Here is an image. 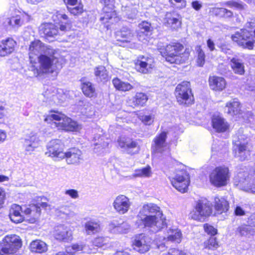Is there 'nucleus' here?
<instances>
[{
  "label": "nucleus",
  "instance_id": "nucleus-1",
  "mask_svg": "<svg viewBox=\"0 0 255 255\" xmlns=\"http://www.w3.org/2000/svg\"><path fill=\"white\" fill-rule=\"evenodd\" d=\"M56 55L55 50L48 48L44 54L39 55V64L32 65L31 67L34 75L37 77L43 74H57L63 67V60L61 57H58Z\"/></svg>",
  "mask_w": 255,
  "mask_h": 255
},
{
  "label": "nucleus",
  "instance_id": "nucleus-2",
  "mask_svg": "<svg viewBox=\"0 0 255 255\" xmlns=\"http://www.w3.org/2000/svg\"><path fill=\"white\" fill-rule=\"evenodd\" d=\"M44 121L57 127L58 129L76 131L80 128L76 122L57 111H51L46 116Z\"/></svg>",
  "mask_w": 255,
  "mask_h": 255
},
{
  "label": "nucleus",
  "instance_id": "nucleus-3",
  "mask_svg": "<svg viewBox=\"0 0 255 255\" xmlns=\"http://www.w3.org/2000/svg\"><path fill=\"white\" fill-rule=\"evenodd\" d=\"M183 49V46L178 43H172L158 48L160 54L165 57L167 62L176 64L182 63L186 59L181 55Z\"/></svg>",
  "mask_w": 255,
  "mask_h": 255
},
{
  "label": "nucleus",
  "instance_id": "nucleus-4",
  "mask_svg": "<svg viewBox=\"0 0 255 255\" xmlns=\"http://www.w3.org/2000/svg\"><path fill=\"white\" fill-rule=\"evenodd\" d=\"M212 212L211 204L206 199H202L196 202L189 217L194 220L203 222L211 215Z\"/></svg>",
  "mask_w": 255,
  "mask_h": 255
},
{
  "label": "nucleus",
  "instance_id": "nucleus-5",
  "mask_svg": "<svg viewBox=\"0 0 255 255\" xmlns=\"http://www.w3.org/2000/svg\"><path fill=\"white\" fill-rule=\"evenodd\" d=\"M145 227L153 233H156L166 226V218L162 212H157V214L143 217L139 218Z\"/></svg>",
  "mask_w": 255,
  "mask_h": 255
},
{
  "label": "nucleus",
  "instance_id": "nucleus-6",
  "mask_svg": "<svg viewBox=\"0 0 255 255\" xmlns=\"http://www.w3.org/2000/svg\"><path fill=\"white\" fill-rule=\"evenodd\" d=\"M19 237L15 235L6 236L0 242V255L12 254L21 247Z\"/></svg>",
  "mask_w": 255,
  "mask_h": 255
},
{
  "label": "nucleus",
  "instance_id": "nucleus-7",
  "mask_svg": "<svg viewBox=\"0 0 255 255\" xmlns=\"http://www.w3.org/2000/svg\"><path fill=\"white\" fill-rule=\"evenodd\" d=\"M234 184L247 192L255 193V178H250L247 171H240L235 176Z\"/></svg>",
  "mask_w": 255,
  "mask_h": 255
},
{
  "label": "nucleus",
  "instance_id": "nucleus-8",
  "mask_svg": "<svg viewBox=\"0 0 255 255\" xmlns=\"http://www.w3.org/2000/svg\"><path fill=\"white\" fill-rule=\"evenodd\" d=\"M230 177L229 168L225 166L216 167L209 175L211 183L216 187H222L226 185Z\"/></svg>",
  "mask_w": 255,
  "mask_h": 255
},
{
  "label": "nucleus",
  "instance_id": "nucleus-9",
  "mask_svg": "<svg viewBox=\"0 0 255 255\" xmlns=\"http://www.w3.org/2000/svg\"><path fill=\"white\" fill-rule=\"evenodd\" d=\"M175 95L180 104L190 105L193 103V97L189 82L184 81L176 87Z\"/></svg>",
  "mask_w": 255,
  "mask_h": 255
},
{
  "label": "nucleus",
  "instance_id": "nucleus-10",
  "mask_svg": "<svg viewBox=\"0 0 255 255\" xmlns=\"http://www.w3.org/2000/svg\"><path fill=\"white\" fill-rule=\"evenodd\" d=\"M232 40L245 49L252 50L254 48V42L251 40L252 34L247 29H241L231 36Z\"/></svg>",
  "mask_w": 255,
  "mask_h": 255
},
{
  "label": "nucleus",
  "instance_id": "nucleus-11",
  "mask_svg": "<svg viewBox=\"0 0 255 255\" xmlns=\"http://www.w3.org/2000/svg\"><path fill=\"white\" fill-rule=\"evenodd\" d=\"M63 145L61 141L58 139H54L48 143L45 154L55 160H60L63 159Z\"/></svg>",
  "mask_w": 255,
  "mask_h": 255
},
{
  "label": "nucleus",
  "instance_id": "nucleus-12",
  "mask_svg": "<svg viewBox=\"0 0 255 255\" xmlns=\"http://www.w3.org/2000/svg\"><path fill=\"white\" fill-rule=\"evenodd\" d=\"M102 3L105 5L103 8L104 16L101 17V21L104 23L110 22L113 23L117 22L119 18L117 16V13L114 9V2L115 0H100Z\"/></svg>",
  "mask_w": 255,
  "mask_h": 255
},
{
  "label": "nucleus",
  "instance_id": "nucleus-13",
  "mask_svg": "<svg viewBox=\"0 0 255 255\" xmlns=\"http://www.w3.org/2000/svg\"><path fill=\"white\" fill-rule=\"evenodd\" d=\"M171 182L173 186L181 193L187 191L189 184L188 175L185 171H180L175 176L172 178Z\"/></svg>",
  "mask_w": 255,
  "mask_h": 255
},
{
  "label": "nucleus",
  "instance_id": "nucleus-14",
  "mask_svg": "<svg viewBox=\"0 0 255 255\" xmlns=\"http://www.w3.org/2000/svg\"><path fill=\"white\" fill-rule=\"evenodd\" d=\"M53 235L56 240L69 243L73 240V232L69 226L60 224L55 227Z\"/></svg>",
  "mask_w": 255,
  "mask_h": 255
},
{
  "label": "nucleus",
  "instance_id": "nucleus-15",
  "mask_svg": "<svg viewBox=\"0 0 255 255\" xmlns=\"http://www.w3.org/2000/svg\"><path fill=\"white\" fill-rule=\"evenodd\" d=\"M118 143L120 148L128 154H133L138 151L137 142L129 138L120 137L118 139Z\"/></svg>",
  "mask_w": 255,
  "mask_h": 255
},
{
  "label": "nucleus",
  "instance_id": "nucleus-16",
  "mask_svg": "<svg viewBox=\"0 0 255 255\" xmlns=\"http://www.w3.org/2000/svg\"><path fill=\"white\" fill-rule=\"evenodd\" d=\"M151 241V239L145 234H139L135 238L134 249L140 253H145L149 250Z\"/></svg>",
  "mask_w": 255,
  "mask_h": 255
},
{
  "label": "nucleus",
  "instance_id": "nucleus-17",
  "mask_svg": "<svg viewBox=\"0 0 255 255\" xmlns=\"http://www.w3.org/2000/svg\"><path fill=\"white\" fill-rule=\"evenodd\" d=\"M130 205L129 199L123 195L117 196L113 203L114 209L119 214H124L127 213Z\"/></svg>",
  "mask_w": 255,
  "mask_h": 255
},
{
  "label": "nucleus",
  "instance_id": "nucleus-18",
  "mask_svg": "<svg viewBox=\"0 0 255 255\" xmlns=\"http://www.w3.org/2000/svg\"><path fill=\"white\" fill-rule=\"evenodd\" d=\"M63 159L68 164L78 165L83 160L82 152L76 148L69 149L64 152Z\"/></svg>",
  "mask_w": 255,
  "mask_h": 255
},
{
  "label": "nucleus",
  "instance_id": "nucleus-19",
  "mask_svg": "<svg viewBox=\"0 0 255 255\" xmlns=\"http://www.w3.org/2000/svg\"><path fill=\"white\" fill-rule=\"evenodd\" d=\"M167 132L162 131L157 135L153 139L152 149L154 153H161L167 148V143L166 141Z\"/></svg>",
  "mask_w": 255,
  "mask_h": 255
},
{
  "label": "nucleus",
  "instance_id": "nucleus-20",
  "mask_svg": "<svg viewBox=\"0 0 255 255\" xmlns=\"http://www.w3.org/2000/svg\"><path fill=\"white\" fill-rule=\"evenodd\" d=\"M164 24L173 29H176L181 24V16L175 11L167 12L164 18Z\"/></svg>",
  "mask_w": 255,
  "mask_h": 255
},
{
  "label": "nucleus",
  "instance_id": "nucleus-21",
  "mask_svg": "<svg viewBox=\"0 0 255 255\" xmlns=\"http://www.w3.org/2000/svg\"><path fill=\"white\" fill-rule=\"evenodd\" d=\"M135 67L139 72L144 74L147 73L154 67L153 59L144 56L139 58L135 63Z\"/></svg>",
  "mask_w": 255,
  "mask_h": 255
},
{
  "label": "nucleus",
  "instance_id": "nucleus-22",
  "mask_svg": "<svg viewBox=\"0 0 255 255\" xmlns=\"http://www.w3.org/2000/svg\"><path fill=\"white\" fill-rule=\"evenodd\" d=\"M130 229V225L127 222L120 223L118 220L112 221L108 225L110 233L114 234H127Z\"/></svg>",
  "mask_w": 255,
  "mask_h": 255
},
{
  "label": "nucleus",
  "instance_id": "nucleus-23",
  "mask_svg": "<svg viewBox=\"0 0 255 255\" xmlns=\"http://www.w3.org/2000/svg\"><path fill=\"white\" fill-rule=\"evenodd\" d=\"M39 33L41 36L51 41V38L55 37L58 33L57 27L52 23H44L39 27Z\"/></svg>",
  "mask_w": 255,
  "mask_h": 255
},
{
  "label": "nucleus",
  "instance_id": "nucleus-24",
  "mask_svg": "<svg viewBox=\"0 0 255 255\" xmlns=\"http://www.w3.org/2000/svg\"><path fill=\"white\" fill-rule=\"evenodd\" d=\"M48 48L40 40H37L32 42L29 47V55L31 62H32L35 56L44 54V52Z\"/></svg>",
  "mask_w": 255,
  "mask_h": 255
},
{
  "label": "nucleus",
  "instance_id": "nucleus-25",
  "mask_svg": "<svg viewBox=\"0 0 255 255\" xmlns=\"http://www.w3.org/2000/svg\"><path fill=\"white\" fill-rule=\"evenodd\" d=\"M24 209L17 204H13L11 206L9 212V217L11 221L15 223L22 222L24 220L23 213Z\"/></svg>",
  "mask_w": 255,
  "mask_h": 255
},
{
  "label": "nucleus",
  "instance_id": "nucleus-26",
  "mask_svg": "<svg viewBox=\"0 0 255 255\" xmlns=\"http://www.w3.org/2000/svg\"><path fill=\"white\" fill-rule=\"evenodd\" d=\"M23 213L27 216V220L31 223H34L36 219L40 216L41 209L38 204H33L29 206L28 207H24Z\"/></svg>",
  "mask_w": 255,
  "mask_h": 255
},
{
  "label": "nucleus",
  "instance_id": "nucleus-27",
  "mask_svg": "<svg viewBox=\"0 0 255 255\" xmlns=\"http://www.w3.org/2000/svg\"><path fill=\"white\" fill-rule=\"evenodd\" d=\"M39 141L38 137L36 133H31L24 140L23 147L26 154H30L37 147Z\"/></svg>",
  "mask_w": 255,
  "mask_h": 255
},
{
  "label": "nucleus",
  "instance_id": "nucleus-28",
  "mask_svg": "<svg viewBox=\"0 0 255 255\" xmlns=\"http://www.w3.org/2000/svg\"><path fill=\"white\" fill-rule=\"evenodd\" d=\"M235 141L236 142V146H234L235 156L241 161L247 159L250 155V150L247 145L242 144L241 146V142L236 139Z\"/></svg>",
  "mask_w": 255,
  "mask_h": 255
},
{
  "label": "nucleus",
  "instance_id": "nucleus-29",
  "mask_svg": "<svg viewBox=\"0 0 255 255\" xmlns=\"http://www.w3.org/2000/svg\"><path fill=\"white\" fill-rule=\"evenodd\" d=\"M138 28L139 31L137 33L138 40L143 43H146L147 41V34L152 30L151 24L147 21H143L138 24Z\"/></svg>",
  "mask_w": 255,
  "mask_h": 255
},
{
  "label": "nucleus",
  "instance_id": "nucleus-30",
  "mask_svg": "<svg viewBox=\"0 0 255 255\" xmlns=\"http://www.w3.org/2000/svg\"><path fill=\"white\" fill-rule=\"evenodd\" d=\"M157 212H162L158 206L153 203H148L142 206L138 213V217L139 219L143 217L157 214Z\"/></svg>",
  "mask_w": 255,
  "mask_h": 255
},
{
  "label": "nucleus",
  "instance_id": "nucleus-31",
  "mask_svg": "<svg viewBox=\"0 0 255 255\" xmlns=\"http://www.w3.org/2000/svg\"><path fill=\"white\" fill-rule=\"evenodd\" d=\"M16 42L11 38L3 40L0 44V56H5L14 50Z\"/></svg>",
  "mask_w": 255,
  "mask_h": 255
},
{
  "label": "nucleus",
  "instance_id": "nucleus-32",
  "mask_svg": "<svg viewBox=\"0 0 255 255\" xmlns=\"http://www.w3.org/2000/svg\"><path fill=\"white\" fill-rule=\"evenodd\" d=\"M213 128L218 132H224L229 128L228 124L219 115H214L212 119Z\"/></svg>",
  "mask_w": 255,
  "mask_h": 255
},
{
  "label": "nucleus",
  "instance_id": "nucleus-33",
  "mask_svg": "<svg viewBox=\"0 0 255 255\" xmlns=\"http://www.w3.org/2000/svg\"><path fill=\"white\" fill-rule=\"evenodd\" d=\"M226 112L231 116H239L242 114L241 106L238 99H234L226 104Z\"/></svg>",
  "mask_w": 255,
  "mask_h": 255
},
{
  "label": "nucleus",
  "instance_id": "nucleus-34",
  "mask_svg": "<svg viewBox=\"0 0 255 255\" xmlns=\"http://www.w3.org/2000/svg\"><path fill=\"white\" fill-rule=\"evenodd\" d=\"M209 83L211 89L215 91H222L226 85L224 78L218 76L210 77Z\"/></svg>",
  "mask_w": 255,
  "mask_h": 255
},
{
  "label": "nucleus",
  "instance_id": "nucleus-35",
  "mask_svg": "<svg viewBox=\"0 0 255 255\" xmlns=\"http://www.w3.org/2000/svg\"><path fill=\"white\" fill-rule=\"evenodd\" d=\"M230 65L235 74L240 75L244 74L245 66L242 59L237 57H233L231 59Z\"/></svg>",
  "mask_w": 255,
  "mask_h": 255
},
{
  "label": "nucleus",
  "instance_id": "nucleus-36",
  "mask_svg": "<svg viewBox=\"0 0 255 255\" xmlns=\"http://www.w3.org/2000/svg\"><path fill=\"white\" fill-rule=\"evenodd\" d=\"M214 208L219 214L227 212L229 209V203L222 197H216L214 198Z\"/></svg>",
  "mask_w": 255,
  "mask_h": 255
},
{
  "label": "nucleus",
  "instance_id": "nucleus-37",
  "mask_svg": "<svg viewBox=\"0 0 255 255\" xmlns=\"http://www.w3.org/2000/svg\"><path fill=\"white\" fill-rule=\"evenodd\" d=\"M237 234L246 239L252 238L255 233L254 229L249 225H242L237 229Z\"/></svg>",
  "mask_w": 255,
  "mask_h": 255
},
{
  "label": "nucleus",
  "instance_id": "nucleus-38",
  "mask_svg": "<svg viewBox=\"0 0 255 255\" xmlns=\"http://www.w3.org/2000/svg\"><path fill=\"white\" fill-rule=\"evenodd\" d=\"M55 16L59 21L60 27L59 29L61 31H66L70 28L71 23L70 20L69 19L68 16L60 12H57Z\"/></svg>",
  "mask_w": 255,
  "mask_h": 255
},
{
  "label": "nucleus",
  "instance_id": "nucleus-39",
  "mask_svg": "<svg viewBox=\"0 0 255 255\" xmlns=\"http://www.w3.org/2000/svg\"><path fill=\"white\" fill-rule=\"evenodd\" d=\"M30 249L32 252L42 253L47 251V246L45 242L37 240L31 243Z\"/></svg>",
  "mask_w": 255,
  "mask_h": 255
},
{
  "label": "nucleus",
  "instance_id": "nucleus-40",
  "mask_svg": "<svg viewBox=\"0 0 255 255\" xmlns=\"http://www.w3.org/2000/svg\"><path fill=\"white\" fill-rule=\"evenodd\" d=\"M85 229L87 234H94L100 231V224L99 222L96 221H89L85 223Z\"/></svg>",
  "mask_w": 255,
  "mask_h": 255
},
{
  "label": "nucleus",
  "instance_id": "nucleus-41",
  "mask_svg": "<svg viewBox=\"0 0 255 255\" xmlns=\"http://www.w3.org/2000/svg\"><path fill=\"white\" fill-rule=\"evenodd\" d=\"M113 84L116 89L123 92L128 91L133 89V86L130 84L117 78L113 80Z\"/></svg>",
  "mask_w": 255,
  "mask_h": 255
},
{
  "label": "nucleus",
  "instance_id": "nucleus-42",
  "mask_svg": "<svg viewBox=\"0 0 255 255\" xmlns=\"http://www.w3.org/2000/svg\"><path fill=\"white\" fill-rule=\"evenodd\" d=\"M71 250L74 251L73 254L76 252L83 251V252L87 254H95L98 252V250L96 248H91L88 246L84 245L83 244H75L72 245Z\"/></svg>",
  "mask_w": 255,
  "mask_h": 255
},
{
  "label": "nucleus",
  "instance_id": "nucleus-43",
  "mask_svg": "<svg viewBox=\"0 0 255 255\" xmlns=\"http://www.w3.org/2000/svg\"><path fill=\"white\" fill-rule=\"evenodd\" d=\"M82 90L84 94L87 97L91 98L96 96L95 88L90 82H83L82 85Z\"/></svg>",
  "mask_w": 255,
  "mask_h": 255
},
{
  "label": "nucleus",
  "instance_id": "nucleus-44",
  "mask_svg": "<svg viewBox=\"0 0 255 255\" xmlns=\"http://www.w3.org/2000/svg\"><path fill=\"white\" fill-rule=\"evenodd\" d=\"M148 100L147 96L142 93H137L132 99V106L142 107L146 103Z\"/></svg>",
  "mask_w": 255,
  "mask_h": 255
},
{
  "label": "nucleus",
  "instance_id": "nucleus-45",
  "mask_svg": "<svg viewBox=\"0 0 255 255\" xmlns=\"http://www.w3.org/2000/svg\"><path fill=\"white\" fill-rule=\"evenodd\" d=\"M94 74L98 81H106L108 80V72L104 66H99L94 69Z\"/></svg>",
  "mask_w": 255,
  "mask_h": 255
},
{
  "label": "nucleus",
  "instance_id": "nucleus-46",
  "mask_svg": "<svg viewBox=\"0 0 255 255\" xmlns=\"http://www.w3.org/2000/svg\"><path fill=\"white\" fill-rule=\"evenodd\" d=\"M152 175L151 167L147 166L144 168L137 169L134 171L132 175L133 177L148 178Z\"/></svg>",
  "mask_w": 255,
  "mask_h": 255
},
{
  "label": "nucleus",
  "instance_id": "nucleus-47",
  "mask_svg": "<svg viewBox=\"0 0 255 255\" xmlns=\"http://www.w3.org/2000/svg\"><path fill=\"white\" fill-rule=\"evenodd\" d=\"M168 235L167 237L168 241H171L178 243H179L181 241L182 234L180 230L179 229H169L168 231Z\"/></svg>",
  "mask_w": 255,
  "mask_h": 255
},
{
  "label": "nucleus",
  "instance_id": "nucleus-48",
  "mask_svg": "<svg viewBox=\"0 0 255 255\" xmlns=\"http://www.w3.org/2000/svg\"><path fill=\"white\" fill-rule=\"evenodd\" d=\"M119 35L123 38V41L129 42L132 39L133 32L131 29L124 27L119 32Z\"/></svg>",
  "mask_w": 255,
  "mask_h": 255
},
{
  "label": "nucleus",
  "instance_id": "nucleus-49",
  "mask_svg": "<svg viewBox=\"0 0 255 255\" xmlns=\"http://www.w3.org/2000/svg\"><path fill=\"white\" fill-rule=\"evenodd\" d=\"M247 139V136L243 134V130L242 129H239L238 133L233 137V143L234 144V146H236V142L235 141L236 139L239 141V142H241V146L242 144H244V145H247L248 141Z\"/></svg>",
  "mask_w": 255,
  "mask_h": 255
},
{
  "label": "nucleus",
  "instance_id": "nucleus-50",
  "mask_svg": "<svg viewBox=\"0 0 255 255\" xmlns=\"http://www.w3.org/2000/svg\"><path fill=\"white\" fill-rule=\"evenodd\" d=\"M196 51L197 53V59L196 60L197 65L202 67L205 63V53L200 46L196 47Z\"/></svg>",
  "mask_w": 255,
  "mask_h": 255
},
{
  "label": "nucleus",
  "instance_id": "nucleus-51",
  "mask_svg": "<svg viewBox=\"0 0 255 255\" xmlns=\"http://www.w3.org/2000/svg\"><path fill=\"white\" fill-rule=\"evenodd\" d=\"M76 5L75 6H67V8L68 11L74 15H78L79 14H81L83 12V5L82 3H79Z\"/></svg>",
  "mask_w": 255,
  "mask_h": 255
},
{
  "label": "nucleus",
  "instance_id": "nucleus-52",
  "mask_svg": "<svg viewBox=\"0 0 255 255\" xmlns=\"http://www.w3.org/2000/svg\"><path fill=\"white\" fill-rule=\"evenodd\" d=\"M226 4L230 7H235L239 9H244L246 5L239 0H232L226 2Z\"/></svg>",
  "mask_w": 255,
  "mask_h": 255
},
{
  "label": "nucleus",
  "instance_id": "nucleus-53",
  "mask_svg": "<svg viewBox=\"0 0 255 255\" xmlns=\"http://www.w3.org/2000/svg\"><path fill=\"white\" fill-rule=\"evenodd\" d=\"M8 23L12 27L21 26L22 24V20L19 15L12 16L8 19Z\"/></svg>",
  "mask_w": 255,
  "mask_h": 255
},
{
  "label": "nucleus",
  "instance_id": "nucleus-54",
  "mask_svg": "<svg viewBox=\"0 0 255 255\" xmlns=\"http://www.w3.org/2000/svg\"><path fill=\"white\" fill-rule=\"evenodd\" d=\"M95 141L98 140L97 142L95 143L96 145H99L102 148H105L108 146L109 144V140L107 139L106 141L104 140V136H95L94 137Z\"/></svg>",
  "mask_w": 255,
  "mask_h": 255
},
{
  "label": "nucleus",
  "instance_id": "nucleus-55",
  "mask_svg": "<svg viewBox=\"0 0 255 255\" xmlns=\"http://www.w3.org/2000/svg\"><path fill=\"white\" fill-rule=\"evenodd\" d=\"M56 214L58 216H61L62 218L72 215V213L69 210V208L66 206L60 207L56 211Z\"/></svg>",
  "mask_w": 255,
  "mask_h": 255
},
{
  "label": "nucleus",
  "instance_id": "nucleus-56",
  "mask_svg": "<svg viewBox=\"0 0 255 255\" xmlns=\"http://www.w3.org/2000/svg\"><path fill=\"white\" fill-rule=\"evenodd\" d=\"M205 246L206 248L214 250L218 248V244L215 238L211 237L205 243Z\"/></svg>",
  "mask_w": 255,
  "mask_h": 255
},
{
  "label": "nucleus",
  "instance_id": "nucleus-57",
  "mask_svg": "<svg viewBox=\"0 0 255 255\" xmlns=\"http://www.w3.org/2000/svg\"><path fill=\"white\" fill-rule=\"evenodd\" d=\"M154 119V115H142L140 117V120L145 125H150L153 122Z\"/></svg>",
  "mask_w": 255,
  "mask_h": 255
},
{
  "label": "nucleus",
  "instance_id": "nucleus-58",
  "mask_svg": "<svg viewBox=\"0 0 255 255\" xmlns=\"http://www.w3.org/2000/svg\"><path fill=\"white\" fill-rule=\"evenodd\" d=\"M221 49V51L227 55H231L232 51L230 49V46L226 43H222L218 45Z\"/></svg>",
  "mask_w": 255,
  "mask_h": 255
},
{
  "label": "nucleus",
  "instance_id": "nucleus-59",
  "mask_svg": "<svg viewBox=\"0 0 255 255\" xmlns=\"http://www.w3.org/2000/svg\"><path fill=\"white\" fill-rule=\"evenodd\" d=\"M204 229L206 233L209 235H211V236L216 235L217 232L216 229L208 224H206L204 225Z\"/></svg>",
  "mask_w": 255,
  "mask_h": 255
},
{
  "label": "nucleus",
  "instance_id": "nucleus-60",
  "mask_svg": "<svg viewBox=\"0 0 255 255\" xmlns=\"http://www.w3.org/2000/svg\"><path fill=\"white\" fill-rule=\"evenodd\" d=\"M105 240L103 237L95 238L93 241V246L98 247H102L105 244Z\"/></svg>",
  "mask_w": 255,
  "mask_h": 255
},
{
  "label": "nucleus",
  "instance_id": "nucleus-61",
  "mask_svg": "<svg viewBox=\"0 0 255 255\" xmlns=\"http://www.w3.org/2000/svg\"><path fill=\"white\" fill-rule=\"evenodd\" d=\"M65 194L69 196L73 199H77L79 197L78 192L75 189H69L66 190Z\"/></svg>",
  "mask_w": 255,
  "mask_h": 255
},
{
  "label": "nucleus",
  "instance_id": "nucleus-62",
  "mask_svg": "<svg viewBox=\"0 0 255 255\" xmlns=\"http://www.w3.org/2000/svg\"><path fill=\"white\" fill-rule=\"evenodd\" d=\"M5 200V191L0 187V209L2 208Z\"/></svg>",
  "mask_w": 255,
  "mask_h": 255
},
{
  "label": "nucleus",
  "instance_id": "nucleus-63",
  "mask_svg": "<svg viewBox=\"0 0 255 255\" xmlns=\"http://www.w3.org/2000/svg\"><path fill=\"white\" fill-rule=\"evenodd\" d=\"M192 7L196 10H199L202 7V3L198 0H195L191 3Z\"/></svg>",
  "mask_w": 255,
  "mask_h": 255
},
{
  "label": "nucleus",
  "instance_id": "nucleus-64",
  "mask_svg": "<svg viewBox=\"0 0 255 255\" xmlns=\"http://www.w3.org/2000/svg\"><path fill=\"white\" fill-rule=\"evenodd\" d=\"M247 223L250 227H255V214L251 215L248 218Z\"/></svg>",
  "mask_w": 255,
  "mask_h": 255
}]
</instances>
